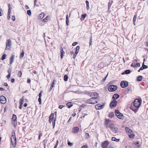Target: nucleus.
Here are the masks:
<instances>
[{
    "label": "nucleus",
    "instance_id": "obj_34",
    "mask_svg": "<svg viewBox=\"0 0 148 148\" xmlns=\"http://www.w3.org/2000/svg\"><path fill=\"white\" fill-rule=\"evenodd\" d=\"M86 16V14H83L81 16V17L82 18V20H84V19L85 18Z\"/></svg>",
    "mask_w": 148,
    "mask_h": 148
},
{
    "label": "nucleus",
    "instance_id": "obj_60",
    "mask_svg": "<svg viewBox=\"0 0 148 148\" xmlns=\"http://www.w3.org/2000/svg\"><path fill=\"white\" fill-rule=\"evenodd\" d=\"M68 145H69L70 146H72L73 145V144L70 142H68Z\"/></svg>",
    "mask_w": 148,
    "mask_h": 148
},
{
    "label": "nucleus",
    "instance_id": "obj_47",
    "mask_svg": "<svg viewBox=\"0 0 148 148\" xmlns=\"http://www.w3.org/2000/svg\"><path fill=\"white\" fill-rule=\"evenodd\" d=\"M56 120V119H55L54 120V121L53 122V128H54V127H55Z\"/></svg>",
    "mask_w": 148,
    "mask_h": 148
},
{
    "label": "nucleus",
    "instance_id": "obj_59",
    "mask_svg": "<svg viewBox=\"0 0 148 148\" xmlns=\"http://www.w3.org/2000/svg\"><path fill=\"white\" fill-rule=\"evenodd\" d=\"M64 106L62 105H60L59 106V108L60 109H62L63 107Z\"/></svg>",
    "mask_w": 148,
    "mask_h": 148
},
{
    "label": "nucleus",
    "instance_id": "obj_29",
    "mask_svg": "<svg viewBox=\"0 0 148 148\" xmlns=\"http://www.w3.org/2000/svg\"><path fill=\"white\" fill-rule=\"evenodd\" d=\"M137 18V16L136 15H134L133 17V23L134 25H135V22L136 21V19Z\"/></svg>",
    "mask_w": 148,
    "mask_h": 148
},
{
    "label": "nucleus",
    "instance_id": "obj_9",
    "mask_svg": "<svg viewBox=\"0 0 148 148\" xmlns=\"http://www.w3.org/2000/svg\"><path fill=\"white\" fill-rule=\"evenodd\" d=\"M117 103L116 100H112L110 103V106L111 108H113L115 107Z\"/></svg>",
    "mask_w": 148,
    "mask_h": 148
},
{
    "label": "nucleus",
    "instance_id": "obj_19",
    "mask_svg": "<svg viewBox=\"0 0 148 148\" xmlns=\"http://www.w3.org/2000/svg\"><path fill=\"white\" fill-rule=\"evenodd\" d=\"M14 55H12L10 57V64H12L14 60Z\"/></svg>",
    "mask_w": 148,
    "mask_h": 148
},
{
    "label": "nucleus",
    "instance_id": "obj_62",
    "mask_svg": "<svg viewBox=\"0 0 148 148\" xmlns=\"http://www.w3.org/2000/svg\"><path fill=\"white\" fill-rule=\"evenodd\" d=\"M3 85L4 86H8V84L6 83V82H5L4 83V84H3Z\"/></svg>",
    "mask_w": 148,
    "mask_h": 148
},
{
    "label": "nucleus",
    "instance_id": "obj_7",
    "mask_svg": "<svg viewBox=\"0 0 148 148\" xmlns=\"http://www.w3.org/2000/svg\"><path fill=\"white\" fill-rule=\"evenodd\" d=\"M115 114L116 116L119 119H122L123 118V114L120 113L118 110H115Z\"/></svg>",
    "mask_w": 148,
    "mask_h": 148
},
{
    "label": "nucleus",
    "instance_id": "obj_15",
    "mask_svg": "<svg viewBox=\"0 0 148 148\" xmlns=\"http://www.w3.org/2000/svg\"><path fill=\"white\" fill-rule=\"evenodd\" d=\"M54 114L53 113H51L50 115L49 119V121L50 123H51V122L53 121V119H54Z\"/></svg>",
    "mask_w": 148,
    "mask_h": 148
},
{
    "label": "nucleus",
    "instance_id": "obj_37",
    "mask_svg": "<svg viewBox=\"0 0 148 148\" xmlns=\"http://www.w3.org/2000/svg\"><path fill=\"white\" fill-rule=\"evenodd\" d=\"M114 116V113L111 112L109 114V117L111 118H112Z\"/></svg>",
    "mask_w": 148,
    "mask_h": 148
},
{
    "label": "nucleus",
    "instance_id": "obj_42",
    "mask_svg": "<svg viewBox=\"0 0 148 148\" xmlns=\"http://www.w3.org/2000/svg\"><path fill=\"white\" fill-rule=\"evenodd\" d=\"M49 18V16H47L45 18L43 19V21L45 22H46L48 19Z\"/></svg>",
    "mask_w": 148,
    "mask_h": 148
},
{
    "label": "nucleus",
    "instance_id": "obj_49",
    "mask_svg": "<svg viewBox=\"0 0 148 148\" xmlns=\"http://www.w3.org/2000/svg\"><path fill=\"white\" fill-rule=\"evenodd\" d=\"M18 75H19V77H21V76L22 75V72L21 71H20L18 72Z\"/></svg>",
    "mask_w": 148,
    "mask_h": 148
},
{
    "label": "nucleus",
    "instance_id": "obj_50",
    "mask_svg": "<svg viewBox=\"0 0 148 148\" xmlns=\"http://www.w3.org/2000/svg\"><path fill=\"white\" fill-rule=\"evenodd\" d=\"M53 85H51V86L50 87L49 89V92H50L52 88L53 87Z\"/></svg>",
    "mask_w": 148,
    "mask_h": 148
},
{
    "label": "nucleus",
    "instance_id": "obj_5",
    "mask_svg": "<svg viewBox=\"0 0 148 148\" xmlns=\"http://www.w3.org/2000/svg\"><path fill=\"white\" fill-rule=\"evenodd\" d=\"M117 89V86L114 85H111L109 86L108 90L110 92H113L115 91Z\"/></svg>",
    "mask_w": 148,
    "mask_h": 148
},
{
    "label": "nucleus",
    "instance_id": "obj_27",
    "mask_svg": "<svg viewBox=\"0 0 148 148\" xmlns=\"http://www.w3.org/2000/svg\"><path fill=\"white\" fill-rule=\"evenodd\" d=\"M112 140L113 141H115L116 142H118L119 140V139H116L114 137H113L112 138Z\"/></svg>",
    "mask_w": 148,
    "mask_h": 148
},
{
    "label": "nucleus",
    "instance_id": "obj_17",
    "mask_svg": "<svg viewBox=\"0 0 148 148\" xmlns=\"http://www.w3.org/2000/svg\"><path fill=\"white\" fill-rule=\"evenodd\" d=\"M80 48V46H78L76 48L75 52V54H74V58L76 56V55L79 52V49Z\"/></svg>",
    "mask_w": 148,
    "mask_h": 148
},
{
    "label": "nucleus",
    "instance_id": "obj_13",
    "mask_svg": "<svg viewBox=\"0 0 148 148\" xmlns=\"http://www.w3.org/2000/svg\"><path fill=\"white\" fill-rule=\"evenodd\" d=\"M72 129H73V130H72V132L73 133H75V134L77 133L78 132L79 130V127L77 126L74 127Z\"/></svg>",
    "mask_w": 148,
    "mask_h": 148
},
{
    "label": "nucleus",
    "instance_id": "obj_44",
    "mask_svg": "<svg viewBox=\"0 0 148 148\" xmlns=\"http://www.w3.org/2000/svg\"><path fill=\"white\" fill-rule=\"evenodd\" d=\"M110 120L109 119H106V123L107 124V126H108V124L109 123Z\"/></svg>",
    "mask_w": 148,
    "mask_h": 148
},
{
    "label": "nucleus",
    "instance_id": "obj_12",
    "mask_svg": "<svg viewBox=\"0 0 148 148\" xmlns=\"http://www.w3.org/2000/svg\"><path fill=\"white\" fill-rule=\"evenodd\" d=\"M109 143L108 141H106L103 142L101 145V147L103 148H106L109 145Z\"/></svg>",
    "mask_w": 148,
    "mask_h": 148
},
{
    "label": "nucleus",
    "instance_id": "obj_28",
    "mask_svg": "<svg viewBox=\"0 0 148 148\" xmlns=\"http://www.w3.org/2000/svg\"><path fill=\"white\" fill-rule=\"evenodd\" d=\"M66 24L67 25H69V19L68 17V16L67 15L66 16Z\"/></svg>",
    "mask_w": 148,
    "mask_h": 148
},
{
    "label": "nucleus",
    "instance_id": "obj_64",
    "mask_svg": "<svg viewBox=\"0 0 148 148\" xmlns=\"http://www.w3.org/2000/svg\"><path fill=\"white\" fill-rule=\"evenodd\" d=\"M86 147H87V145H84L81 148H86Z\"/></svg>",
    "mask_w": 148,
    "mask_h": 148
},
{
    "label": "nucleus",
    "instance_id": "obj_35",
    "mask_svg": "<svg viewBox=\"0 0 148 148\" xmlns=\"http://www.w3.org/2000/svg\"><path fill=\"white\" fill-rule=\"evenodd\" d=\"M118 129L117 128H114L112 130V132L115 133H116L117 132Z\"/></svg>",
    "mask_w": 148,
    "mask_h": 148
},
{
    "label": "nucleus",
    "instance_id": "obj_45",
    "mask_svg": "<svg viewBox=\"0 0 148 148\" xmlns=\"http://www.w3.org/2000/svg\"><path fill=\"white\" fill-rule=\"evenodd\" d=\"M85 136L86 137V138H88L89 137V134L88 133H85Z\"/></svg>",
    "mask_w": 148,
    "mask_h": 148
},
{
    "label": "nucleus",
    "instance_id": "obj_14",
    "mask_svg": "<svg viewBox=\"0 0 148 148\" xmlns=\"http://www.w3.org/2000/svg\"><path fill=\"white\" fill-rule=\"evenodd\" d=\"M104 106L101 105L100 104H98L95 106V108L97 110H100L103 108Z\"/></svg>",
    "mask_w": 148,
    "mask_h": 148
},
{
    "label": "nucleus",
    "instance_id": "obj_36",
    "mask_svg": "<svg viewBox=\"0 0 148 148\" xmlns=\"http://www.w3.org/2000/svg\"><path fill=\"white\" fill-rule=\"evenodd\" d=\"M68 79V76L66 75H64V80L65 81H67Z\"/></svg>",
    "mask_w": 148,
    "mask_h": 148
},
{
    "label": "nucleus",
    "instance_id": "obj_39",
    "mask_svg": "<svg viewBox=\"0 0 148 148\" xmlns=\"http://www.w3.org/2000/svg\"><path fill=\"white\" fill-rule=\"evenodd\" d=\"M124 72L125 74H128L130 73V70H127L124 71Z\"/></svg>",
    "mask_w": 148,
    "mask_h": 148
},
{
    "label": "nucleus",
    "instance_id": "obj_61",
    "mask_svg": "<svg viewBox=\"0 0 148 148\" xmlns=\"http://www.w3.org/2000/svg\"><path fill=\"white\" fill-rule=\"evenodd\" d=\"M38 101L40 103L41 102V98L39 97L38 99Z\"/></svg>",
    "mask_w": 148,
    "mask_h": 148
},
{
    "label": "nucleus",
    "instance_id": "obj_25",
    "mask_svg": "<svg viewBox=\"0 0 148 148\" xmlns=\"http://www.w3.org/2000/svg\"><path fill=\"white\" fill-rule=\"evenodd\" d=\"M12 124H13V126L15 127L17 124V121L14 120L12 121Z\"/></svg>",
    "mask_w": 148,
    "mask_h": 148
},
{
    "label": "nucleus",
    "instance_id": "obj_2",
    "mask_svg": "<svg viewBox=\"0 0 148 148\" xmlns=\"http://www.w3.org/2000/svg\"><path fill=\"white\" fill-rule=\"evenodd\" d=\"M12 136L11 137V141L12 146L15 147L16 146V139L15 136V133L14 131L12 132Z\"/></svg>",
    "mask_w": 148,
    "mask_h": 148
},
{
    "label": "nucleus",
    "instance_id": "obj_40",
    "mask_svg": "<svg viewBox=\"0 0 148 148\" xmlns=\"http://www.w3.org/2000/svg\"><path fill=\"white\" fill-rule=\"evenodd\" d=\"M27 14L29 15H31L32 14L31 11L30 10H28L27 11Z\"/></svg>",
    "mask_w": 148,
    "mask_h": 148
},
{
    "label": "nucleus",
    "instance_id": "obj_63",
    "mask_svg": "<svg viewBox=\"0 0 148 148\" xmlns=\"http://www.w3.org/2000/svg\"><path fill=\"white\" fill-rule=\"evenodd\" d=\"M14 78H12L11 80V82L13 83L14 82Z\"/></svg>",
    "mask_w": 148,
    "mask_h": 148
},
{
    "label": "nucleus",
    "instance_id": "obj_31",
    "mask_svg": "<svg viewBox=\"0 0 148 148\" xmlns=\"http://www.w3.org/2000/svg\"><path fill=\"white\" fill-rule=\"evenodd\" d=\"M12 121L17 120V117L14 114H13V115L12 117Z\"/></svg>",
    "mask_w": 148,
    "mask_h": 148
},
{
    "label": "nucleus",
    "instance_id": "obj_4",
    "mask_svg": "<svg viewBox=\"0 0 148 148\" xmlns=\"http://www.w3.org/2000/svg\"><path fill=\"white\" fill-rule=\"evenodd\" d=\"M89 95L91 98L94 97L97 100L99 95L96 92H90L88 94Z\"/></svg>",
    "mask_w": 148,
    "mask_h": 148
},
{
    "label": "nucleus",
    "instance_id": "obj_6",
    "mask_svg": "<svg viewBox=\"0 0 148 148\" xmlns=\"http://www.w3.org/2000/svg\"><path fill=\"white\" fill-rule=\"evenodd\" d=\"M11 43L12 42L11 40L9 39H8L6 40V47L5 49V50H6V49H10L11 47Z\"/></svg>",
    "mask_w": 148,
    "mask_h": 148
},
{
    "label": "nucleus",
    "instance_id": "obj_11",
    "mask_svg": "<svg viewBox=\"0 0 148 148\" xmlns=\"http://www.w3.org/2000/svg\"><path fill=\"white\" fill-rule=\"evenodd\" d=\"M0 102L2 104H5L6 102V99L3 96H0Z\"/></svg>",
    "mask_w": 148,
    "mask_h": 148
},
{
    "label": "nucleus",
    "instance_id": "obj_30",
    "mask_svg": "<svg viewBox=\"0 0 148 148\" xmlns=\"http://www.w3.org/2000/svg\"><path fill=\"white\" fill-rule=\"evenodd\" d=\"M85 2L86 5V9L87 10H88L89 9V3L88 1L86 0V1Z\"/></svg>",
    "mask_w": 148,
    "mask_h": 148
},
{
    "label": "nucleus",
    "instance_id": "obj_23",
    "mask_svg": "<svg viewBox=\"0 0 148 148\" xmlns=\"http://www.w3.org/2000/svg\"><path fill=\"white\" fill-rule=\"evenodd\" d=\"M106 127H108L111 129H113L114 128V125L112 124H110L108 125V126H106Z\"/></svg>",
    "mask_w": 148,
    "mask_h": 148
},
{
    "label": "nucleus",
    "instance_id": "obj_53",
    "mask_svg": "<svg viewBox=\"0 0 148 148\" xmlns=\"http://www.w3.org/2000/svg\"><path fill=\"white\" fill-rule=\"evenodd\" d=\"M12 19L13 21L15 20V17L14 16H12Z\"/></svg>",
    "mask_w": 148,
    "mask_h": 148
},
{
    "label": "nucleus",
    "instance_id": "obj_21",
    "mask_svg": "<svg viewBox=\"0 0 148 148\" xmlns=\"http://www.w3.org/2000/svg\"><path fill=\"white\" fill-rule=\"evenodd\" d=\"M61 56H60L61 58L62 59L63 58V56H64V52L63 51L62 48H61Z\"/></svg>",
    "mask_w": 148,
    "mask_h": 148
},
{
    "label": "nucleus",
    "instance_id": "obj_33",
    "mask_svg": "<svg viewBox=\"0 0 148 148\" xmlns=\"http://www.w3.org/2000/svg\"><path fill=\"white\" fill-rule=\"evenodd\" d=\"M66 105L68 106L69 108H70L73 105L71 104V102H69L67 103Z\"/></svg>",
    "mask_w": 148,
    "mask_h": 148
},
{
    "label": "nucleus",
    "instance_id": "obj_8",
    "mask_svg": "<svg viewBox=\"0 0 148 148\" xmlns=\"http://www.w3.org/2000/svg\"><path fill=\"white\" fill-rule=\"evenodd\" d=\"M134 105L135 108H138L140 105V101L137 99H135L134 102Z\"/></svg>",
    "mask_w": 148,
    "mask_h": 148
},
{
    "label": "nucleus",
    "instance_id": "obj_3",
    "mask_svg": "<svg viewBox=\"0 0 148 148\" xmlns=\"http://www.w3.org/2000/svg\"><path fill=\"white\" fill-rule=\"evenodd\" d=\"M98 100L94 97L91 98L87 100L86 102L87 103L94 104L97 103Z\"/></svg>",
    "mask_w": 148,
    "mask_h": 148
},
{
    "label": "nucleus",
    "instance_id": "obj_20",
    "mask_svg": "<svg viewBox=\"0 0 148 148\" xmlns=\"http://www.w3.org/2000/svg\"><path fill=\"white\" fill-rule=\"evenodd\" d=\"M44 16V14L42 12L38 15V19H41L43 18Z\"/></svg>",
    "mask_w": 148,
    "mask_h": 148
},
{
    "label": "nucleus",
    "instance_id": "obj_57",
    "mask_svg": "<svg viewBox=\"0 0 148 148\" xmlns=\"http://www.w3.org/2000/svg\"><path fill=\"white\" fill-rule=\"evenodd\" d=\"M3 12V10L1 9H0V16H1L2 15V13Z\"/></svg>",
    "mask_w": 148,
    "mask_h": 148
},
{
    "label": "nucleus",
    "instance_id": "obj_38",
    "mask_svg": "<svg viewBox=\"0 0 148 148\" xmlns=\"http://www.w3.org/2000/svg\"><path fill=\"white\" fill-rule=\"evenodd\" d=\"M6 55L5 54H4L2 56L1 58V60H3L5 59L6 57Z\"/></svg>",
    "mask_w": 148,
    "mask_h": 148
},
{
    "label": "nucleus",
    "instance_id": "obj_48",
    "mask_svg": "<svg viewBox=\"0 0 148 148\" xmlns=\"http://www.w3.org/2000/svg\"><path fill=\"white\" fill-rule=\"evenodd\" d=\"M58 143H59V142L57 140V142H56V144L54 147V148H56L57 147V146H58Z\"/></svg>",
    "mask_w": 148,
    "mask_h": 148
},
{
    "label": "nucleus",
    "instance_id": "obj_46",
    "mask_svg": "<svg viewBox=\"0 0 148 148\" xmlns=\"http://www.w3.org/2000/svg\"><path fill=\"white\" fill-rule=\"evenodd\" d=\"M132 107H131L130 108L132 110H133L134 112H137V110H138V109L137 108H135L134 109H132Z\"/></svg>",
    "mask_w": 148,
    "mask_h": 148
},
{
    "label": "nucleus",
    "instance_id": "obj_51",
    "mask_svg": "<svg viewBox=\"0 0 148 148\" xmlns=\"http://www.w3.org/2000/svg\"><path fill=\"white\" fill-rule=\"evenodd\" d=\"M42 92V91H41V92H40L38 95V96L39 97L41 98V97L42 96L41 95V94Z\"/></svg>",
    "mask_w": 148,
    "mask_h": 148
},
{
    "label": "nucleus",
    "instance_id": "obj_1",
    "mask_svg": "<svg viewBox=\"0 0 148 148\" xmlns=\"http://www.w3.org/2000/svg\"><path fill=\"white\" fill-rule=\"evenodd\" d=\"M125 129L130 138H134L135 135L133 134V131L130 129L128 127H126Z\"/></svg>",
    "mask_w": 148,
    "mask_h": 148
},
{
    "label": "nucleus",
    "instance_id": "obj_22",
    "mask_svg": "<svg viewBox=\"0 0 148 148\" xmlns=\"http://www.w3.org/2000/svg\"><path fill=\"white\" fill-rule=\"evenodd\" d=\"M8 13L9 14H10V13L11 12V5L10 4H8Z\"/></svg>",
    "mask_w": 148,
    "mask_h": 148
},
{
    "label": "nucleus",
    "instance_id": "obj_43",
    "mask_svg": "<svg viewBox=\"0 0 148 148\" xmlns=\"http://www.w3.org/2000/svg\"><path fill=\"white\" fill-rule=\"evenodd\" d=\"M112 2H113V1H111V2H110L108 3V9H109L110 8Z\"/></svg>",
    "mask_w": 148,
    "mask_h": 148
},
{
    "label": "nucleus",
    "instance_id": "obj_56",
    "mask_svg": "<svg viewBox=\"0 0 148 148\" xmlns=\"http://www.w3.org/2000/svg\"><path fill=\"white\" fill-rule=\"evenodd\" d=\"M77 42H74L72 44V45L73 46H74L76 44H77Z\"/></svg>",
    "mask_w": 148,
    "mask_h": 148
},
{
    "label": "nucleus",
    "instance_id": "obj_52",
    "mask_svg": "<svg viewBox=\"0 0 148 148\" xmlns=\"http://www.w3.org/2000/svg\"><path fill=\"white\" fill-rule=\"evenodd\" d=\"M92 43V36L91 37V38L90 40L89 45H90Z\"/></svg>",
    "mask_w": 148,
    "mask_h": 148
},
{
    "label": "nucleus",
    "instance_id": "obj_26",
    "mask_svg": "<svg viewBox=\"0 0 148 148\" xmlns=\"http://www.w3.org/2000/svg\"><path fill=\"white\" fill-rule=\"evenodd\" d=\"M142 79V76H139L137 77V81H141Z\"/></svg>",
    "mask_w": 148,
    "mask_h": 148
},
{
    "label": "nucleus",
    "instance_id": "obj_32",
    "mask_svg": "<svg viewBox=\"0 0 148 148\" xmlns=\"http://www.w3.org/2000/svg\"><path fill=\"white\" fill-rule=\"evenodd\" d=\"M24 54H25L24 51L23 50L22 52V53L21 54L20 56V58H22L23 57Z\"/></svg>",
    "mask_w": 148,
    "mask_h": 148
},
{
    "label": "nucleus",
    "instance_id": "obj_24",
    "mask_svg": "<svg viewBox=\"0 0 148 148\" xmlns=\"http://www.w3.org/2000/svg\"><path fill=\"white\" fill-rule=\"evenodd\" d=\"M24 103V98L23 97L22 98H21L20 100V105H23V103Z\"/></svg>",
    "mask_w": 148,
    "mask_h": 148
},
{
    "label": "nucleus",
    "instance_id": "obj_18",
    "mask_svg": "<svg viewBox=\"0 0 148 148\" xmlns=\"http://www.w3.org/2000/svg\"><path fill=\"white\" fill-rule=\"evenodd\" d=\"M119 95L116 94H114L112 97V99L113 100H116V99L119 98Z\"/></svg>",
    "mask_w": 148,
    "mask_h": 148
},
{
    "label": "nucleus",
    "instance_id": "obj_16",
    "mask_svg": "<svg viewBox=\"0 0 148 148\" xmlns=\"http://www.w3.org/2000/svg\"><path fill=\"white\" fill-rule=\"evenodd\" d=\"M147 68V66L145 65L144 64V62H143V64H142V66L139 69L138 71V72H140V71L144 69H146Z\"/></svg>",
    "mask_w": 148,
    "mask_h": 148
},
{
    "label": "nucleus",
    "instance_id": "obj_58",
    "mask_svg": "<svg viewBox=\"0 0 148 148\" xmlns=\"http://www.w3.org/2000/svg\"><path fill=\"white\" fill-rule=\"evenodd\" d=\"M10 14H9L8 13V16H7V18L8 20H9L10 18Z\"/></svg>",
    "mask_w": 148,
    "mask_h": 148
},
{
    "label": "nucleus",
    "instance_id": "obj_41",
    "mask_svg": "<svg viewBox=\"0 0 148 148\" xmlns=\"http://www.w3.org/2000/svg\"><path fill=\"white\" fill-rule=\"evenodd\" d=\"M140 64L139 63H137L135 65V67H139L140 66Z\"/></svg>",
    "mask_w": 148,
    "mask_h": 148
},
{
    "label": "nucleus",
    "instance_id": "obj_10",
    "mask_svg": "<svg viewBox=\"0 0 148 148\" xmlns=\"http://www.w3.org/2000/svg\"><path fill=\"white\" fill-rule=\"evenodd\" d=\"M128 83L126 81H122L120 83V86L121 87L124 88L127 86Z\"/></svg>",
    "mask_w": 148,
    "mask_h": 148
},
{
    "label": "nucleus",
    "instance_id": "obj_55",
    "mask_svg": "<svg viewBox=\"0 0 148 148\" xmlns=\"http://www.w3.org/2000/svg\"><path fill=\"white\" fill-rule=\"evenodd\" d=\"M10 75L11 74H10V73H9V74H8V75H7V77L8 79H9L10 77Z\"/></svg>",
    "mask_w": 148,
    "mask_h": 148
},
{
    "label": "nucleus",
    "instance_id": "obj_54",
    "mask_svg": "<svg viewBox=\"0 0 148 148\" xmlns=\"http://www.w3.org/2000/svg\"><path fill=\"white\" fill-rule=\"evenodd\" d=\"M42 135V133H40L39 134L38 136V138L39 139H40V137Z\"/></svg>",
    "mask_w": 148,
    "mask_h": 148
}]
</instances>
